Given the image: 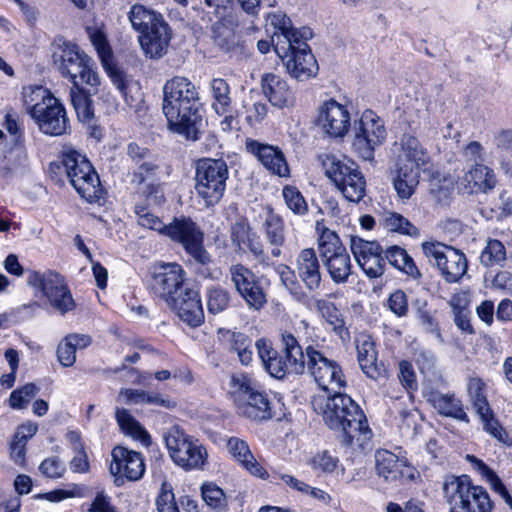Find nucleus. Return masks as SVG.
<instances>
[{"label": "nucleus", "instance_id": "obj_1", "mask_svg": "<svg viewBox=\"0 0 512 512\" xmlns=\"http://www.w3.org/2000/svg\"><path fill=\"white\" fill-rule=\"evenodd\" d=\"M332 393V396H314L311 400L314 411L330 429L343 433L347 446L363 448L372 437L364 412L350 396L339 391Z\"/></svg>", "mask_w": 512, "mask_h": 512}, {"label": "nucleus", "instance_id": "obj_2", "mask_svg": "<svg viewBox=\"0 0 512 512\" xmlns=\"http://www.w3.org/2000/svg\"><path fill=\"white\" fill-rule=\"evenodd\" d=\"M162 110L167 119L168 128L188 139H196L198 114V91L186 77L175 76L163 86Z\"/></svg>", "mask_w": 512, "mask_h": 512}, {"label": "nucleus", "instance_id": "obj_3", "mask_svg": "<svg viewBox=\"0 0 512 512\" xmlns=\"http://www.w3.org/2000/svg\"><path fill=\"white\" fill-rule=\"evenodd\" d=\"M52 62L61 75L71 81L74 88L83 85L96 87L100 83L91 59L76 44L56 43L53 46Z\"/></svg>", "mask_w": 512, "mask_h": 512}, {"label": "nucleus", "instance_id": "obj_4", "mask_svg": "<svg viewBox=\"0 0 512 512\" xmlns=\"http://www.w3.org/2000/svg\"><path fill=\"white\" fill-rule=\"evenodd\" d=\"M325 175L335 184L343 196L358 203L366 193V180L358 165L347 159H340L329 153L319 156Z\"/></svg>", "mask_w": 512, "mask_h": 512}, {"label": "nucleus", "instance_id": "obj_5", "mask_svg": "<svg viewBox=\"0 0 512 512\" xmlns=\"http://www.w3.org/2000/svg\"><path fill=\"white\" fill-rule=\"evenodd\" d=\"M57 168L64 171L70 184L87 202L94 203L102 197L103 188L99 176L81 153L75 150L65 151Z\"/></svg>", "mask_w": 512, "mask_h": 512}, {"label": "nucleus", "instance_id": "obj_6", "mask_svg": "<svg viewBox=\"0 0 512 512\" xmlns=\"http://www.w3.org/2000/svg\"><path fill=\"white\" fill-rule=\"evenodd\" d=\"M230 385L239 415L252 421L272 418L271 401L268 395L258 390L247 375L232 376Z\"/></svg>", "mask_w": 512, "mask_h": 512}, {"label": "nucleus", "instance_id": "obj_7", "mask_svg": "<svg viewBox=\"0 0 512 512\" xmlns=\"http://www.w3.org/2000/svg\"><path fill=\"white\" fill-rule=\"evenodd\" d=\"M443 491L447 502L463 512H491L493 509L488 492L481 486H474L466 475L447 478Z\"/></svg>", "mask_w": 512, "mask_h": 512}, {"label": "nucleus", "instance_id": "obj_8", "mask_svg": "<svg viewBox=\"0 0 512 512\" xmlns=\"http://www.w3.org/2000/svg\"><path fill=\"white\" fill-rule=\"evenodd\" d=\"M27 283L35 290L36 297L44 298L52 308L65 314L75 307L72 294L64 277L56 271H30Z\"/></svg>", "mask_w": 512, "mask_h": 512}, {"label": "nucleus", "instance_id": "obj_9", "mask_svg": "<svg viewBox=\"0 0 512 512\" xmlns=\"http://www.w3.org/2000/svg\"><path fill=\"white\" fill-rule=\"evenodd\" d=\"M228 166L221 159H201L197 163L195 191L206 206L217 204L226 190Z\"/></svg>", "mask_w": 512, "mask_h": 512}, {"label": "nucleus", "instance_id": "obj_10", "mask_svg": "<svg viewBox=\"0 0 512 512\" xmlns=\"http://www.w3.org/2000/svg\"><path fill=\"white\" fill-rule=\"evenodd\" d=\"M164 439L169 455L176 465L187 471L203 469L208 453L198 440L178 426L170 428Z\"/></svg>", "mask_w": 512, "mask_h": 512}, {"label": "nucleus", "instance_id": "obj_11", "mask_svg": "<svg viewBox=\"0 0 512 512\" xmlns=\"http://www.w3.org/2000/svg\"><path fill=\"white\" fill-rule=\"evenodd\" d=\"M307 35L295 40V43L281 45L277 42L274 45L276 54L283 60L288 73L300 80L305 81L315 77L319 67L315 56L306 43Z\"/></svg>", "mask_w": 512, "mask_h": 512}, {"label": "nucleus", "instance_id": "obj_12", "mask_svg": "<svg viewBox=\"0 0 512 512\" xmlns=\"http://www.w3.org/2000/svg\"><path fill=\"white\" fill-rule=\"evenodd\" d=\"M306 369L325 392L340 391L346 386L341 366L312 345L306 347Z\"/></svg>", "mask_w": 512, "mask_h": 512}, {"label": "nucleus", "instance_id": "obj_13", "mask_svg": "<svg viewBox=\"0 0 512 512\" xmlns=\"http://www.w3.org/2000/svg\"><path fill=\"white\" fill-rule=\"evenodd\" d=\"M164 236L181 244L196 262L205 265L211 261V257L203 245L204 233L190 218H174L167 225Z\"/></svg>", "mask_w": 512, "mask_h": 512}, {"label": "nucleus", "instance_id": "obj_14", "mask_svg": "<svg viewBox=\"0 0 512 512\" xmlns=\"http://www.w3.org/2000/svg\"><path fill=\"white\" fill-rule=\"evenodd\" d=\"M387 138L384 121L372 110H365L355 125L353 148L364 160H371L376 147Z\"/></svg>", "mask_w": 512, "mask_h": 512}, {"label": "nucleus", "instance_id": "obj_15", "mask_svg": "<svg viewBox=\"0 0 512 512\" xmlns=\"http://www.w3.org/2000/svg\"><path fill=\"white\" fill-rule=\"evenodd\" d=\"M422 250L447 282L458 281L467 271V260L461 251L439 242H423Z\"/></svg>", "mask_w": 512, "mask_h": 512}, {"label": "nucleus", "instance_id": "obj_16", "mask_svg": "<svg viewBox=\"0 0 512 512\" xmlns=\"http://www.w3.org/2000/svg\"><path fill=\"white\" fill-rule=\"evenodd\" d=\"M317 125L331 138H343L351 126V115L347 106L329 99L317 109Z\"/></svg>", "mask_w": 512, "mask_h": 512}, {"label": "nucleus", "instance_id": "obj_17", "mask_svg": "<svg viewBox=\"0 0 512 512\" xmlns=\"http://www.w3.org/2000/svg\"><path fill=\"white\" fill-rule=\"evenodd\" d=\"M153 288L167 303L189 289L185 285V272L177 263H161L156 266Z\"/></svg>", "mask_w": 512, "mask_h": 512}, {"label": "nucleus", "instance_id": "obj_18", "mask_svg": "<svg viewBox=\"0 0 512 512\" xmlns=\"http://www.w3.org/2000/svg\"><path fill=\"white\" fill-rule=\"evenodd\" d=\"M350 246L357 264L368 277L377 278L383 275L385 261L383 250L377 242L352 237Z\"/></svg>", "mask_w": 512, "mask_h": 512}, {"label": "nucleus", "instance_id": "obj_19", "mask_svg": "<svg viewBox=\"0 0 512 512\" xmlns=\"http://www.w3.org/2000/svg\"><path fill=\"white\" fill-rule=\"evenodd\" d=\"M111 456L110 472L116 477V481L120 478L137 481L144 475L145 463L139 452L124 446H116L113 448Z\"/></svg>", "mask_w": 512, "mask_h": 512}, {"label": "nucleus", "instance_id": "obj_20", "mask_svg": "<svg viewBox=\"0 0 512 512\" xmlns=\"http://www.w3.org/2000/svg\"><path fill=\"white\" fill-rule=\"evenodd\" d=\"M394 153L396 167L412 168L420 172L430 162L427 149L416 137L409 134H404L398 142L394 143Z\"/></svg>", "mask_w": 512, "mask_h": 512}, {"label": "nucleus", "instance_id": "obj_21", "mask_svg": "<svg viewBox=\"0 0 512 512\" xmlns=\"http://www.w3.org/2000/svg\"><path fill=\"white\" fill-rule=\"evenodd\" d=\"M39 130L51 136H60L67 132L69 121L64 106L55 97L49 99L40 111H36L31 117Z\"/></svg>", "mask_w": 512, "mask_h": 512}, {"label": "nucleus", "instance_id": "obj_22", "mask_svg": "<svg viewBox=\"0 0 512 512\" xmlns=\"http://www.w3.org/2000/svg\"><path fill=\"white\" fill-rule=\"evenodd\" d=\"M246 150L255 156L258 161L272 174L279 177H289L290 169L283 152L276 146L261 143L257 140L247 139Z\"/></svg>", "mask_w": 512, "mask_h": 512}, {"label": "nucleus", "instance_id": "obj_23", "mask_svg": "<svg viewBox=\"0 0 512 512\" xmlns=\"http://www.w3.org/2000/svg\"><path fill=\"white\" fill-rule=\"evenodd\" d=\"M423 397L441 415L468 422V416L460 399L453 393H442L427 381L423 385Z\"/></svg>", "mask_w": 512, "mask_h": 512}, {"label": "nucleus", "instance_id": "obj_24", "mask_svg": "<svg viewBox=\"0 0 512 512\" xmlns=\"http://www.w3.org/2000/svg\"><path fill=\"white\" fill-rule=\"evenodd\" d=\"M375 468L379 477L386 482H395L399 479L413 480L416 471L405 460L398 458L388 450H378L375 453Z\"/></svg>", "mask_w": 512, "mask_h": 512}, {"label": "nucleus", "instance_id": "obj_25", "mask_svg": "<svg viewBox=\"0 0 512 512\" xmlns=\"http://www.w3.org/2000/svg\"><path fill=\"white\" fill-rule=\"evenodd\" d=\"M295 272L308 291L314 292L320 288L322 269L313 248H304L298 253L295 259Z\"/></svg>", "mask_w": 512, "mask_h": 512}, {"label": "nucleus", "instance_id": "obj_26", "mask_svg": "<svg viewBox=\"0 0 512 512\" xmlns=\"http://www.w3.org/2000/svg\"><path fill=\"white\" fill-rule=\"evenodd\" d=\"M167 304L191 327L200 326L204 321L200 295L196 290L186 289Z\"/></svg>", "mask_w": 512, "mask_h": 512}, {"label": "nucleus", "instance_id": "obj_27", "mask_svg": "<svg viewBox=\"0 0 512 512\" xmlns=\"http://www.w3.org/2000/svg\"><path fill=\"white\" fill-rule=\"evenodd\" d=\"M494 171L482 163L473 164L458 181V189L464 194L487 193L496 185Z\"/></svg>", "mask_w": 512, "mask_h": 512}, {"label": "nucleus", "instance_id": "obj_28", "mask_svg": "<svg viewBox=\"0 0 512 512\" xmlns=\"http://www.w3.org/2000/svg\"><path fill=\"white\" fill-rule=\"evenodd\" d=\"M261 88L265 97L277 108L292 107L295 103L294 91L286 80L276 74H264L261 79Z\"/></svg>", "mask_w": 512, "mask_h": 512}, {"label": "nucleus", "instance_id": "obj_29", "mask_svg": "<svg viewBox=\"0 0 512 512\" xmlns=\"http://www.w3.org/2000/svg\"><path fill=\"white\" fill-rule=\"evenodd\" d=\"M171 31L166 22H157L154 27L139 35V43L145 55L159 59L168 50Z\"/></svg>", "mask_w": 512, "mask_h": 512}, {"label": "nucleus", "instance_id": "obj_30", "mask_svg": "<svg viewBox=\"0 0 512 512\" xmlns=\"http://www.w3.org/2000/svg\"><path fill=\"white\" fill-rule=\"evenodd\" d=\"M357 360L362 372L373 380H378L385 374L383 364L378 362L375 344L369 335H359L355 341Z\"/></svg>", "mask_w": 512, "mask_h": 512}, {"label": "nucleus", "instance_id": "obj_31", "mask_svg": "<svg viewBox=\"0 0 512 512\" xmlns=\"http://www.w3.org/2000/svg\"><path fill=\"white\" fill-rule=\"evenodd\" d=\"M232 458L239 463L252 476L267 479V470L257 461L246 441L238 437H230L226 444Z\"/></svg>", "mask_w": 512, "mask_h": 512}, {"label": "nucleus", "instance_id": "obj_32", "mask_svg": "<svg viewBox=\"0 0 512 512\" xmlns=\"http://www.w3.org/2000/svg\"><path fill=\"white\" fill-rule=\"evenodd\" d=\"M258 357L261 359L265 370L274 378L282 379L289 370V362L283 360L273 349L272 344L265 338H261L255 342Z\"/></svg>", "mask_w": 512, "mask_h": 512}, {"label": "nucleus", "instance_id": "obj_33", "mask_svg": "<svg viewBox=\"0 0 512 512\" xmlns=\"http://www.w3.org/2000/svg\"><path fill=\"white\" fill-rule=\"evenodd\" d=\"M266 23L276 29L272 36L273 46L277 42L281 45L295 43V40L301 38V35L310 34L306 30L301 32L292 28L291 20L281 11L269 13L266 16Z\"/></svg>", "mask_w": 512, "mask_h": 512}, {"label": "nucleus", "instance_id": "obj_34", "mask_svg": "<svg viewBox=\"0 0 512 512\" xmlns=\"http://www.w3.org/2000/svg\"><path fill=\"white\" fill-rule=\"evenodd\" d=\"M281 342L290 371L294 374H303L306 370V351H302L298 340L289 331L281 333Z\"/></svg>", "mask_w": 512, "mask_h": 512}, {"label": "nucleus", "instance_id": "obj_35", "mask_svg": "<svg viewBox=\"0 0 512 512\" xmlns=\"http://www.w3.org/2000/svg\"><path fill=\"white\" fill-rule=\"evenodd\" d=\"M117 401L128 405L146 403L167 409H172L176 406L173 400L165 398L161 394H150L144 390L135 389H121Z\"/></svg>", "mask_w": 512, "mask_h": 512}, {"label": "nucleus", "instance_id": "obj_36", "mask_svg": "<svg viewBox=\"0 0 512 512\" xmlns=\"http://www.w3.org/2000/svg\"><path fill=\"white\" fill-rule=\"evenodd\" d=\"M420 172L412 168L396 167L393 187L401 200H408L419 184Z\"/></svg>", "mask_w": 512, "mask_h": 512}, {"label": "nucleus", "instance_id": "obj_37", "mask_svg": "<svg viewBox=\"0 0 512 512\" xmlns=\"http://www.w3.org/2000/svg\"><path fill=\"white\" fill-rule=\"evenodd\" d=\"M332 281L336 284L345 283L351 274V259L344 250L322 259Z\"/></svg>", "mask_w": 512, "mask_h": 512}, {"label": "nucleus", "instance_id": "obj_38", "mask_svg": "<svg viewBox=\"0 0 512 512\" xmlns=\"http://www.w3.org/2000/svg\"><path fill=\"white\" fill-rule=\"evenodd\" d=\"M116 420L121 431L139 441L144 446L150 444V436L145 428L126 409L116 410Z\"/></svg>", "mask_w": 512, "mask_h": 512}, {"label": "nucleus", "instance_id": "obj_39", "mask_svg": "<svg viewBox=\"0 0 512 512\" xmlns=\"http://www.w3.org/2000/svg\"><path fill=\"white\" fill-rule=\"evenodd\" d=\"M316 231L318 233V249L322 259L346 250L337 233L327 228L322 220L316 221Z\"/></svg>", "mask_w": 512, "mask_h": 512}, {"label": "nucleus", "instance_id": "obj_40", "mask_svg": "<svg viewBox=\"0 0 512 512\" xmlns=\"http://www.w3.org/2000/svg\"><path fill=\"white\" fill-rule=\"evenodd\" d=\"M265 233L268 242L273 246L271 254L273 257L281 256L280 247L285 242V228L281 216L269 213L265 220Z\"/></svg>", "mask_w": 512, "mask_h": 512}, {"label": "nucleus", "instance_id": "obj_41", "mask_svg": "<svg viewBox=\"0 0 512 512\" xmlns=\"http://www.w3.org/2000/svg\"><path fill=\"white\" fill-rule=\"evenodd\" d=\"M128 18L132 27L141 34L153 28L157 22H165L161 14L141 4H135L130 8Z\"/></svg>", "mask_w": 512, "mask_h": 512}, {"label": "nucleus", "instance_id": "obj_42", "mask_svg": "<svg viewBox=\"0 0 512 512\" xmlns=\"http://www.w3.org/2000/svg\"><path fill=\"white\" fill-rule=\"evenodd\" d=\"M54 98L51 92L42 86H27L22 90L23 104L30 117L48 104L49 99Z\"/></svg>", "mask_w": 512, "mask_h": 512}, {"label": "nucleus", "instance_id": "obj_43", "mask_svg": "<svg viewBox=\"0 0 512 512\" xmlns=\"http://www.w3.org/2000/svg\"><path fill=\"white\" fill-rule=\"evenodd\" d=\"M387 261L395 268L417 279L421 273L407 251L399 246H391L385 252Z\"/></svg>", "mask_w": 512, "mask_h": 512}, {"label": "nucleus", "instance_id": "obj_44", "mask_svg": "<svg viewBox=\"0 0 512 512\" xmlns=\"http://www.w3.org/2000/svg\"><path fill=\"white\" fill-rule=\"evenodd\" d=\"M229 350L235 352L242 365H249L253 360L252 340L242 332H226Z\"/></svg>", "mask_w": 512, "mask_h": 512}, {"label": "nucleus", "instance_id": "obj_45", "mask_svg": "<svg viewBox=\"0 0 512 512\" xmlns=\"http://www.w3.org/2000/svg\"><path fill=\"white\" fill-rule=\"evenodd\" d=\"M210 88L214 100L212 107L217 114H225L232 103L228 83L222 78H214L210 82Z\"/></svg>", "mask_w": 512, "mask_h": 512}, {"label": "nucleus", "instance_id": "obj_46", "mask_svg": "<svg viewBox=\"0 0 512 512\" xmlns=\"http://www.w3.org/2000/svg\"><path fill=\"white\" fill-rule=\"evenodd\" d=\"M201 496L210 508L217 511H225L227 509V496L223 489L214 482H204L201 485Z\"/></svg>", "mask_w": 512, "mask_h": 512}, {"label": "nucleus", "instance_id": "obj_47", "mask_svg": "<svg viewBox=\"0 0 512 512\" xmlns=\"http://www.w3.org/2000/svg\"><path fill=\"white\" fill-rule=\"evenodd\" d=\"M384 226L392 231L411 237H418L419 230L404 216L396 212H386L383 217Z\"/></svg>", "mask_w": 512, "mask_h": 512}, {"label": "nucleus", "instance_id": "obj_48", "mask_svg": "<svg viewBox=\"0 0 512 512\" xmlns=\"http://www.w3.org/2000/svg\"><path fill=\"white\" fill-rule=\"evenodd\" d=\"M282 197L286 207L298 216L308 213V204L299 189L292 185H286L282 189Z\"/></svg>", "mask_w": 512, "mask_h": 512}, {"label": "nucleus", "instance_id": "obj_49", "mask_svg": "<svg viewBox=\"0 0 512 512\" xmlns=\"http://www.w3.org/2000/svg\"><path fill=\"white\" fill-rule=\"evenodd\" d=\"M506 260V249L504 245L496 239H489L484 247L480 261L486 266L502 265Z\"/></svg>", "mask_w": 512, "mask_h": 512}, {"label": "nucleus", "instance_id": "obj_50", "mask_svg": "<svg viewBox=\"0 0 512 512\" xmlns=\"http://www.w3.org/2000/svg\"><path fill=\"white\" fill-rule=\"evenodd\" d=\"M70 94L72 105L79 120L85 123L90 122L94 114L88 95L82 90V87H72Z\"/></svg>", "mask_w": 512, "mask_h": 512}, {"label": "nucleus", "instance_id": "obj_51", "mask_svg": "<svg viewBox=\"0 0 512 512\" xmlns=\"http://www.w3.org/2000/svg\"><path fill=\"white\" fill-rule=\"evenodd\" d=\"M230 300V292L220 286L207 290V309L212 314L223 312L229 306Z\"/></svg>", "mask_w": 512, "mask_h": 512}, {"label": "nucleus", "instance_id": "obj_52", "mask_svg": "<svg viewBox=\"0 0 512 512\" xmlns=\"http://www.w3.org/2000/svg\"><path fill=\"white\" fill-rule=\"evenodd\" d=\"M308 465L312 470L316 472L330 474L337 469L339 465V459L330 451L324 450L314 454L309 459Z\"/></svg>", "mask_w": 512, "mask_h": 512}, {"label": "nucleus", "instance_id": "obj_53", "mask_svg": "<svg viewBox=\"0 0 512 512\" xmlns=\"http://www.w3.org/2000/svg\"><path fill=\"white\" fill-rule=\"evenodd\" d=\"M111 80L115 87L121 92L125 98L126 103L130 107H136L141 102V93L135 87L126 82L124 76L120 72H111Z\"/></svg>", "mask_w": 512, "mask_h": 512}, {"label": "nucleus", "instance_id": "obj_54", "mask_svg": "<svg viewBox=\"0 0 512 512\" xmlns=\"http://www.w3.org/2000/svg\"><path fill=\"white\" fill-rule=\"evenodd\" d=\"M467 391L476 413L487 412L490 406L486 398L484 382L480 378H471Z\"/></svg>", "mask_w": 512, "mask_h": 512}, {"label": "nucleus", "instance_id": "obj_55", "mask_svg": "<svg viewBox=\"0 0 512 512\" xmlns=\"http://www.w3.org/2000/svg\"><path fill=\"white\" fill-rule=\"evenodd\" d=\"M477 414L479 415L483 428L487 433L506 445L511 444V439L498 420L495 419L490 407L487 409V412L483 411L482 413Z\"/></svg>", "mask_w": 512, "mask_h": 512}, {"label": "nucleus", "instance_id": "obj_56", "mask_svg": "<svg viewBox=\"0 0 512 512\" xmlns=\"http://www.w3.org/2000/svg\"><path fill=\"white\" fill-rule=\"evenodd\" d=\"M230 276L238 293L257 282L255 274L241 264H236L230 267Z\"/></svg>", "mask_w": 512, "mask_h": 512}, {"label": "nucleus", "instance_id": "obj_57", "mask_svg": "<svg viewBox=\"0 0 512 512\" xmlns=\"http://www.w3.org/2000/svg\"><path fill=\"white\" fill-rule=\"evenodd\" d=\"M315 305L322 317L332 326L333 330L341 331L343 329L344 321L333 303L319 299Z\"/></svg>", "mask_w": 512, "mask_h": 512}, {"label": "nucleus", "instance_id": "obj_58", "mask_svg": "<svg viewBox=\"0 0 512 512\" xmlns=\"http://www.w3.org/2000/svg\"><path fill=\"white\" fill-rule=\"evenodd\" d=\"M135 212L139 225L164 235L167 225H165L158 216L152 213L148 207L137 205Z\"/></svg>", "mask_w": 512, "mask_h": 512}, {"label": "nucleus", "instance_id": "obj_59", "mask_svg": "<svg viewBox=\"0 0 512 512\" xmlns=\"http://www.w3.org/2000/svg\"><path fill=\"white\" fill-rule=\"evenodd\" d=\"M38 387L33 383H27L23 387L14 390L10 395V406L14 409H23L38 393Z\"/></svg>", "mask_w": 512, "mask_h": 512}, {"label": "nucleus", "instance_id": "obj_60", "mask_svg": "<svg viewBox=\"0 0 512 512\" xmlns=\"http://www.w3.org/2000/svg\"><path fill=\"white\" fill-rule=\"evenodd\" d=\"M239 295L244 299L248 307L253 310L258 311L267 303L266 294L258 281L241 291Z\"/></svg>", "mask_w": 512, "mask_h": 512}, {"label": "nucleus", "instance_id": "obj_61", "mask_svg": "<svg viewBox=\"0 0 512 512\" xmlns=\"http://www.w3.org/2000/svg\"><path fill=\"white\" fill-rule=\"evenodd\" d=\"M87 33L99 57L105 64L111 56V51L105 34L97 27H87Z\"/></svg>", "mask_w": 512, "mask_h": 512}, {"label": "nucleus", "instance_id": "obj_62", "mask_svg": "<svg viewBox=\"0 0 512 512\" xmlns=\"http://www.w3.org/2000/svg\"><path fill=\"white\" fill-rule=\"evenodd\" d=\"M156 505L158 512H180L175 502L174 493L167 487L166 483L162 484Z\"/></svg>", "mask_w": 512, "mask_h": 512}, {"label": "nucleus", "instance_id": "obj_63", "mask_svg": "<svg viewBox=\"0 0 512 512\" xmlns=\"http://www.w3.org/2000/svg\"><path fill=\"white\" fill-rule=\"evenodd\" d=\"M39 469L43 475L52 479L62 477L66 471L65 464L56 457L45 459Z\"/></svg>", "mask_w": 512, "mask_h": 512}, {"label": "nucleus", "instance_id": "obj_64", "mask_svg": "<svg viewBox=\"0 0 512 512\" xmlns=\"http://www.w3.org/2000/svg\"><path fill=\"white\" fill-rule=\"evenodd\" d=\"M491 210L497 219L512 215V196L507 192L500 193Z\"/></svg>", "mask_w": 512, "mask_h": 512}]
</instances>
